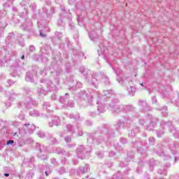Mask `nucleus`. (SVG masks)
<instances>
[{
	"instance_id": "obj_1",
	"label": "nucleus",
	"mask_w": 179,
	"mask_h": 179,
	"mask_svg": "<svg viewBox=\"0 0 179 179\" xmlns=\"http://www.w3.org/2000/svg\"><path fill=\"white\" fill-rule=\"evenodd\" d=\"M120 100L118 99H113L111 103H109V108L113 113H124L127 115L123 116L122 120H119L115 124V129L120 131L122 127H128V122L135 121L136 118H139V114L135 111V107L131 105H120Z\"/></svg>"
},
{
	"instance_id": "obj_2",
	"label": "nucleus",
	"mask_w": 179,
	"mask_h": 179,
	"mask_svg": "<svg viewBox=\"0 0 179 179\" xmlns=\"http://www.w3.org/2000/svg\"><path fill=\"white\" fill-rule=\"evenodd\" d=\"M55 7H50V11L47 10L46 7L43 8L42 12H38L33 15V19L37 20V25L39 29V35L43 38H45L47 37L46 31H50V28L45 27V23H48L51 20V17H52V15L55 13Z\"/></svg>"
},
{
	"instance_id": "obj_3",
	"label": "nucleus",
	"mask_w": 179,
	"mask_h": 179,
	"mask_svg": "<svg viewBox=\"0 0 179 179\" xmlns=\"http://www.w3.org/2000/svg\"><path fill=\"white\" fill-rule=\"evenodd\" d=\"M99 82L104 83V85H110V78L103 72H93L91 74V78L88 80V85L97 89L99 87Z\"/></svg>"
},
{
	"instance_id": "obj_4",
	"label": "nucleus",
	"mask_w": 179,
	"mask_h": 179,
	"mask_svg": "<svg viewBox=\"0 0 179 179\" xmlns=\"http://www.w3.org/2000/svg\"><path fill=\"white\" fill-rule=\"evenodd\" d=\"M74 99L78 101L80 106H83L84 107H87L93 104V95L87 93L85 90L76 94Z\"/></svg>"
},
{
	"instance_id": "obj_5",
	"label": "nucleus",
	"mask_w": 179,
	"mask_h": 179,
	"mask_svg": "<svg viewBox=\"0 0 179 179\" xmlns=\"http://www.w3.org/2000/svg\"><path fill=\"white\" fill-rule=\"evenodd\" d=\"M41 88L38 89V94L43 97L47 94V92H55L58 90L57 86L54 85L52 81L48 79L41 80Z\"/></svg>"
},
{
	"instance_id": "obj_6",
	"label": "nucleus",
	"mask_w": 179,
	"mask_h": 179,
	"mask_svg": "<svg viewBox=\"0 0 179 179\" xmlns=\"http://www.w3.org/2000/svg\"><path fill=\"white\" fill-rule=\"evenodd\" d=\"M99 133L101 134V136H99V134H89L88 135L89 137L87 138V142H89L90 143H93L94 142L96 137L98 136L97 142H99L100 143L101 142H103V141H104V138L106 137L108 139L109 138H113V136H114V133H111L110 131V129H108L107 128L101 129L99 130Z\"/></svg>"
},
{
	"instance_id": "obj_7",
	"label": "nucleus",
	"mask_w": 179,
	"mask_h": 179,
	"mask_svg": "<svg viewBox=\"0 0 179 179\" xmlns=\"http://www.w3.org/2000/svg\"><path fill=\"white\" fill-rule=\"evenodd\" d=\"M113 71H115V74L117 75V80L122 86H125L126 87H129V86H134V82H132V77H128L126 76H120V73H121V70H115L113 68Z\"/></svg>"
},
{
	"instance_id": "obj_8",
	"label": "nucleus",
	"mask_w": 179,
	"mask_h": 179,
	"mask_svg": "<svg viewBox=\"0 0 179 179\" xmlns=\"http://www.w3.org/2000/svg\"><path fill=\"white\" fill-rule=\"evenodd\" d=\"M38 103L31 96H27L24 102H18L17 107L18 108H27V110L32 108L34 106H38Z\"/></svg>"
},
{
	"instance_id": "obj_9",
	"label": "nucleus",
	"mask_w": 179,
	"mask_h": 179,
	"mask_svg": "<svg viewBox=\"0 0 179 179\" xmlns=\"http://www.w3.org/2000/svg\"><path fill=\"white\" fill-rule=\"evenodd\" d=\"M36 131V125L34 124L24 123L22 128L20 129L21 135H31Z\"/></svg>"
},
{
	"instance_id": "obj_10",
	"label": "nucleus",
	"mask_w": 179,
	"mask_h": 179,
	"mask_svg": "<svg viewBox=\"0 0 179 179\" xmlns=\"http://www.w3.org/2000/svg\"><path fill=\"white\" fill-rule=\"evenodd\" d=\"M145 121H148V122H150V124L146 127L147 131H155V128L156 127V125H157L156 121H159V120L153 117L152 115H146Z\"/></svg>"
},
{
	"instance_id": "obj_11",
	"label": "nucleus",
	"mask_w": 179,
	"mask_h": 179,
	"mask_svg": "<svg viewBox=\"0 0 179 179\" xmlns=\"http://www.w3.org/2000/svg\"><path fill=\"white\" fill-rule=\"evenodd\" d=\"M131 143L133 148H137V150H138L141 153L146 150V149H148V147H146L148 145V143L146 141L141 142V140L137 139L134 141H132Z\"/></svg>"
},
{
	"instance_id": "obj_12",
	"label": "nucleus",
	"mask_w": 179,
	"mask_h": 179,
	"mask_svg": "<svg viewBox=\"0 0 179 179\" xmlns=\"http://www.w3.org/2000/svg\"><path fill=\"white\" fill-rule=\"evenodd\" d=\"M113 96H114V91H113V90H104L103 94L101 95L97 94L98 100H102V101H107L108 100H110Z\"/></svg>"
},
{
	"instance_id": "obj_13",
	"label": "nucleus",
	"mask_w": 179,
	"mask_h": 179,
	"mask_svg": "<svg viewBox=\"0 0 179 179\" xmlns=\"http://www.w3.org/2000/svg\"><path fill=\"white\" fill-rule=\"evenodd\" d=\"M76 153L78 159L83 160L86 157L87 153H90V150H87L86 148L83 145H80L76 149Z\"/></svg>"
},
{
	"instance_id": "obj_14",
	"label": "nucleus",
	"mask_w": 179,
	"mask_h": 179,
	"mask_svg": "<svg viewBox=\"0 0 179 179\" xmlns=\"http://www.w3.org/2000/svg\"><path fill=\"white\" fill-rule=\"evenodd\" d=\"M15 39V34L13 32L9 33L8 36L6 38L4 47L6 48H10V46L13 45L12 43H13Z\"/></svg>"
},
{
	"instance_id": "obj_15",
	"label": "nucleus",
	"mask_w": 179,
	"mask_h": 179,
	"mask_svg": "<svg viewBox=\"0 0 179 179\" xmlns=\"http://www.w3.org/2000/svg\"><path fill=\"white\" fill-rule=\"evenodd\" d=\"M37 76V72L32 71H28L27 73L25 80L26 82H31V83H34L36 80L34 79Z\"/></svg>"
},
{
	"instance_id": "obj_16",
	"label": "nucleus",
	"mask_w": 179,
	"mask_h": 179,
	"mask_svg": "<svg viewBox=\"0 0 179 179\" xmlns=\"http://www.w3.org/2000/svg\"><path fill=\"white\" fill-rule=\"evenodd\" d=\"M71 82H69V90L71 92H75L76 89H81L83 84L80 82H76L73 80H71Z\"/></svg>"
},
{
	"instance_id": "obj_17",
	"label": "nucleus",
	"mask_w": 179,
	"mask_h": 179,
	"mask_svg": "<svg viewBox=\"0 0 179 179\" xmlns=\"http://www.w3.org/2000/svg\"><path fill=\"white\" fill-rule=\"evenodd\" d=\"M106 101H103L101 99H98V101H96V104H97V110L98 112L100 114H103V113H106Z\"/></svg>"
},
{
	"instance_id": "obj_18",
	"label": "nucleus",
	"mask_w": 179,
	"mask_h": 179,
	"mask_svg": "<svg viewBox=\"0 0 179 179\" xmlns=\"http://www.w3.org/2000/svg\"><path fill=\"white\" fill-rule=\"evenodd\" d=\"M48 125L50 128H52V127H59V125H61V119L59 118V116H54L51 122H48Z\"/></svg>"
},
{
	"instance_id": "obj_19",
	"label": "nucleus",
	"mask_w": 179,
	"mask_h": 179,
	"mask_svg": "<svg viewBox=\"0 0 179 179\" xmlns=\"http://www.w3.org/2000/svg\"><path fill=\"white\" fill-rule=\"evenodd\" d=\"M31 27H33V22H31V20L30 19H27L24 24L21 25V29H22V30H26L27 31H29Z\"/></svg>"
},
{
	"instance_id": "obj_20",
	"label": "nucleus",
	"mask_w": 179,
	"mask_h": 179,
	"mask_svg": "<svg viewBox=\"0 0 179 179\" xmlns=\"http://www.w3.org/2000/svg\"><path fill=\"white\" fill-rule=\"evenodd\" d=\"M42 109L43 110V111H46V113H50V114H52V113H54V111L51 109V103L48 101H43L42 103Z\"/></svg>"
},
{
	"instance_id": "obj_21",
	"label": "nucleus",
	"mask_w": 179,
	"mask_h": 179,
	"mask_svg": "<svg viewBox=\"0 0 179 179\" xmlns=\"http://www.w3.org/2000/svg\"><path fill=\"white\" fill-rule=\"evenodd\" d=\"M67 17L66 13H62L59 15V19L57 21V26L64 27V26H65V21H64V19H67Z\"/></svg>"
},
{
	"instance_id": "obj_22",
	"label": "nucleus",
	"mask_w": 179,
	"mask_h": 179,
	"mask_svg": "<svg viewBox=\"0 0 179 179\" xmlns=\"http://www.w3.org/2000/svg\"><path fill=\"white\" fill-rule=\"evenodd\" d=\"M80 72L82 75H83L85 80H87V83H89V79H91V78H89V73H90V71L89 70L85 69V67L82 66L80 68Z\"/></svg>"
},
{
	"instance_id": "obj_23",
	"label": "nucleus",
	"mask_w": 179,
	"mask_h": 179,
	"mask_svg": "<svg viewBox=\"0 0 179 179\" xmlns=\"http://www.w3.org/2000/svg\"><path fill=\"white\" fill-rule=\"evenodd\" d=\"M178 148H179V143L178 142H175L170 145L169 149L172 155H176L177 153H178Z\"/></svg>"
},
{
	"instance_id": "obj_24",
	"label": "nucleus",
	"mask_w": 179,
	"mask_h": 179,
	"mask_svg": "<svg viewBox=\"0 0 179 179\" xmlns=\"http://www.w3.org/2000/svg\"><path fill=\"white\" fill-rule=\"evenodd\" d=\"M160 127L163 129H166V128H169V129L173 127V123L171 121L166 122L164 120H162L160 122Z\"/></svg>"
},
{
	"instance_id": "obj_25",
	"label": "nucleus",
	"mask_w": 179,
	"mask_h": 179,
	"mask_svg": "<svg viewBox=\"0 0 179 179\" xmlns=\"http://www.w3.org/2000/svg\"><path fill=\"white\" fill-rule=\"evenodd\" d=\"M89 170H90L89 164H85V166H80L78 169V173L79 176H82V174H85V173H87V171H89Z\"/></svg>"
},
{
	"instance_id": "obj_26",
	"label": "nucleus",
	"mask_w": 179,
	"mask_h": 179,
	"mask_svg": "<svg viewBox=\"0 0 179 179\" xmlns=\"http://www.w3.org/2000/svg\"><path fill=\"white\" fill-rule=\"evenodd\" d=\"M56 153L57 155H64V156H67V157H71V153H69V152H66L64 148L59 147L56 148Z\"/></svg>"
},
{
	"instance_id": "obj_27",
	"label": "nucleus",
	"mask_w": 179,
	"mask_h": 179,
	"mask_svg": "<svg viewBox=\"0 0 179 179\" xmlns=\"http://www.w3.org/2000/svg\"><path fill=\"white\" fill-rule=\"evenodd\" d=\"M88 36L92 41H96L99 38V35H97L96 31L88 32Z\"/></svg>"
},
{
	"instance_id": "obj_28",
	"label": "nucleus",
	"mask_w": 179,
	"mask_h": 179,
	"mask_svg": "<svg viewBox=\"0 0 179 179\" xmlns=\"http://www.w3.org/2000/svg\"><path fill=\"white\" fill-rule=\"evenodd\" d=\"M51 73H52L53 76L57 77L55 78V80H56V83L57 85H59V76L62 73V70H59L58 71H52Z\"/></svg>"
},
{
	"instance_id": "obj_29",
	"label": "nucleus",
	"mask_w": 179,
	"mask_h": 179,
	"mask_svg": "<svg viewBox=\"0 0 179 179\" xmlns=\"http://www.w3.org/2000/svg\"><path fill=\"white\" fill-rule=\"evenodd\" d=\"M67 20L71 30H73V29H75V25H73V22H72V14H71V13H67Z\"/></svg>"
},
{
	"instance_id": "obj_30",
	"label": "nucleus",
	"mask_w": 179,
	"mask_h": 179,
	"mask_svg": "<svg viewBox=\"0 0 179 179\" xmlns=\"http://www.w3.org/2000/svg\"><path fill=\"white\" fill-rule=\"evenodd\" d=\"M139 132H141V130L139 128L136 127L129 133V138H134L136 136V134H139Z\"/></svg>"
},
{
	"instance_id": "obj_31",
	"label": "nucleus",
	"mask_w": 179,
	"mask_h": 179,
	"mask_svg": "<svg viewBox=\"0 0 179 179\" xmlns=\"http://www.w3.org/2000/svg\"><path fill=\"white\" fill-rule=\"evenodd\" d=\"M29 115H31V117H43V114H41L40 111L36 109L31 110L29 112Z\"/></svg>"
},
{
	"instance_id": "obj_32",
	"label": "nucleus",
	"mask_w": 179,
	"mask_h": 179,
	"mask_svg": "<svg viewBox=\"0 0 179 179\" xmlns=\"http://www.w3.org/2000/svg\"><path fill=\"white\" fill-rule=\"evenodd\" d=\"M127 92L129 96H134L135 92H136V88H135V87L133 85H129V87H127Z\"/></svg>"
},
{
	"instance_id": "obj_33",
	"label": "nucleus",
	"mask_w": 179,
	"mask_h": 179,
	"mask_svg": "<svg viewBox=\"0 0 179 179\" xmlns=\"http://www.w3.org/2000/svg\"><path fill=\"white\" fill-rule=\"evenodd\" d=\"M16 97H17V95L15 92H8L7 94V99L10 101H13Z\"/></svg>"
},
{
	"instance_id": "obj_34",
	"label": "nucleus",
	"mask_w": 179,
	"mask_h": 179,
	"mask_svg": "<svg viewBox=\"0 0 179 179\" xmlns=\"http://www.w3.org/2000/svg\"><path fill=\"white\" fill-rule=\"evenodd\" d=\"M66 128L67 129V131L70 132V134H75V126H73V124H68L66 125Z\"/></svg>"
},
{
	"instance_id": "obj_35",
	"label": "nucleus",
	"mask_w": 179,
	"mask_h": 179,
	"mask_svg": "<svg viewBox=\"0 0 179 179\" xmlns=\"http://www.w3.org/2000/svg\"><path fill=\"white\" fill-rule=\"evenodd\" d=\"M36 149H37V150H38V152H40V153H43L44 152H45V147H44V145L36 143Z\"/></svg>"
},
{
	"instance_id": "obj_36",
	"label": "nucleus",
	"mask_w": 179,
	"mask_h": 179,
	"mask_svg": "<svg viewBox=\"0 0 179 179\" xmlns=\"http://www.w3.org/2000/svg\"><path fill=\"white\" fill-rule=\"evenodd\" d=\"M157 110L158 111H162V114L163 115V117H168L169 116V114L167 113V106H164L163 108H157Z\"/></svg>"
},
{
	"instance_id": "obj_37",
	"label": "nucleus",
	"mask_w": 179,
	"mask_h": 179,
	"mask_svg": "<svg viewBox=\"0 0 179 179\" xmlns=\"http://www.w3.org/2000/svg\"><path fill=\"white\" fill-rule=\"evenodd\" d=\"M60 10L63 12V13H66V17H68V13H71V11L69 9L66 8L65 6L61 4L60 5Z\"/></svg>"
},
{
	"instance_id": "obj_38",
	"label": "nucleus",
	"mask_w": 179,
	"mask_h": 179,
	"mask_svg": "<svg viewBox=\"0 0 179 179\" xmlns=\"http://www.w3.org/2000/svg\"><path fill=\"white\" fill-rule=\"evenodd\" d=\"M158 156H160L161 157H164V160H170L171 159V156L169 155H164V152H157Z\"/></svg>"
},
{
	"instance_id": "obj_39",
	"label": "nucleus",
	"mask_w": 179,
	"mask_h": 179,
	"mask_svg": "<svg viewBox=\"0 0 179 179\" xmlns=\"http://www.w3.org/2000/svg\"><path fill=\"white\" fill-rule=\"evenodd\" d=\"M69 118L75 120L76 121H78V120H80V115H79V113L74 114H69L68 115Z\"/></svg>"
},
{
	"instance_id": "obj_40",
	"label": "nucleus",
	"mask_w": 179,
	"mask_h": 179,
	"mask_svg": "<svg viewBox=\"0 0 179 179\" xmlns=\"http://www.w3.org/2000/svg\"><path fill=\"white\" fill-rule=\"evenodd\" d=\"M65 96H69V93H66L64 96H61L59 98V102L62 104H65V103H66V100H68V97Z\"/></svg>"
},
{
	"instance_id": "obj_41",
	"label": "nucleus",
	"mask_w": 179,
	"mask_h": 179,
	"mask_svg": "<svg viewBox=\"0 0 179 179\" xmlns=\"http://www.w3.org/2000/svg\"><path fill=\"white\" fill-rule=\"evenodd\" d=\"M155 132L157 134V138H162V136H163V135H164V129H162V130L157 129L155 131Z\"/></svg>"
},
{
	"instance_id": "obj_42",
	"label": "nucleus",
	"mask_w": 179,
	"mask_h": 179,
	"mask_svg": "<svg viewBox=\"0 0 179 179\" xmlns=\"http://www.w3.org/2000/svg\"><path fill=\"white\" fill-rule=\"evenodd\" d=\"M64 108H66V107H70V108H73L75 107V102H73V101L70 100L68 101L67 105L66 106H63Z\"/></svg>"
},
{
	"instance_id": "obj_43",
	"label": "nucleus",
	"mask_w": 179,
	"mask_h": 179,
	"mask_svg": "<svg viewBox=\"0 0 179 179\" xmlns=\"http://www.w3.org/2000/svg\"><path fill=\"white\" fill-rule=\"evenodd\" d=\"M45 176H50V174H51V168H50V165H46L45 166Z\"/></svg>"
},
{
	"instance_id": "obj_44",
	"label": "nucleus",
	"mask_w": 179,
	"mask_h": 179,
	"mask_svg": "<svg viewBox=\"0 0 179 179\" xmlns=\"http://www.w3.org/2000/svg\"><path fill=\"white\" fill-rule=\"evenodd\" d=\"M6 62H8V59H6V57H0V66H3Z\"/></svg>"
},
{
	"instance_id": "obj_45",
	"label": "nucleus",
	"mask_w": 179,
	"mask_h": 179,
	"mask_svg": "<svg viewBox=\"0 0 179 179\" xmlns=\"http://www.w3.org/2000/svg\"><path fill=\"white\" fill-rule=\"evenodd\" d=\"M146 122H149V121H146V116H145V117L140 118L138 120L140 125H145Z\"/></svg>"
},
{
	"instance_id": "obj_46",
	"label": "nucleus",
	"mask_w": 179,
	"mask_h": 179,
	"mask_svg": "<svg viewBox=\"0 0 179 179\" xmlns=\"http://www.w3.org/2000/svg\"><path fill=\"white\" fill-rule=\"evenodd\" d=\"M158 174H160V176H167V170L165 169H159L157 171Z\"/></svg>"
},
{
	"instance_id": "obj_47",
	"label": "nucleus",
	"mask_w": 179,
	"mask_h": 179,
	"mask_svg": "<svg viewBox=\"0 0 179 179\" xmlns=\"http://www.w3.org/2000/svg\"><path fill=\"white\" fill-rule=\"evenodd\" d=\"M49 139L52 145H58V140H57V138L54 137H50Z\"/></svg>"
},
{
	"instance_id": "obj_48",
	"label": "nucleus",
	"mask_w": 179,
	"mask_h": 179,
	"mask_svg": "<svg viewBox=\"0 0 179 179\" xmlns=\"http://www.w3.org/2000/svg\"><path fill=\"white\" fill-rule=\"evenodd\" d=\"M33 176H34V173L33 172V171H29L27 173V179H31V178H33Z\"/></svg>"
},
{
	"instance_id": "obj_49",
	"label": "nucleus",
	"mask_w": 179,
	"mask_h": 179,
	"mask_svg": "<svg viewBox=\"0 0 179 179\" xmlns=\"http://www.w3.org/2000/svg\"><path fill=\"white\" fill-rule=\"evenodd\" d=\"M57 173H59V174H65L66 170H65L64 167H60L59 169L57 170Z\"/></svg>"
},
{
	"instance_id": "obj_50",
	"label": "nucleus",
	"mask_w": 179,
	"mask_h": 179,
	"mask_svg": "<svg viewBox=\"0 0 179 179\" xmlns=\"http://www.w3.org/2000/svg\"><path fill=\"white\" fill-rule=\"evenodd\" d=\"M65 69H66V72H67V73H69V72H71V64L70 63H67L66 64Z\"/></svg>"
},
{
	"instance_id": "obj_51",
	"label": "nucleus",
	"mask_w": 179,
	"mask_h": 179,
	"mask_svg": "<svg viewBox=\"0 0 179 179\" xmlns=\"http://www.w3.org/2000/svg\"><path fill=\"white\" fill-rule=\"evenodd\" d=\"M37 135L39 138H45V134L44 131H39L37 132Z\"/></svg>"
},
{
	"instance_id": "obj_52",
	"label": "nucleus",
	"mask_w": 179,
	"mask_h": 179,
	"mask_svg": "<svg viewBox=\"0 0 179 179\" xmlns=\"http://www.w3.org/2000/svg\"><path fill=\"white\" fill-rule=\"evenodd\" d=\"M149 145H155V142H156V140L154 137H150L148 139Z\"/></svg>"
},
{
	"instance_id": "obj_53",
	"label": "nucleus",
	"mask_w": 179,
	"mask_h": 179,
	"mask_svg": "<svg viewBox=\"0 0 179 179\" xmlns=\"http://www.w3.org/2000/svg\"><path fill=\"white\" fill-rule=\"evenodd\" d=\"M173 136L174 138H179V131H177L175 127H173Z\"/></svg>"
},
{
	"instance_id": "obj_54",
	"label": "nucleus",
	"mask_w": 179,
	"mask_h": 179,
	"mask_svg": "<svg viewBox=\"0 0 179 179\" xmlns=\"http://www.w3.org/2000/svg\"><path fill=\"white\" fill-rule=\"evenodd\" d=\"M62 164H69V161L66 158H63L61 159Z\"/></svg>"
},
{
	"instance_id": "obj_55",
	"label": "nucleus",
	"mask_w": 179,
	"mask_h": 179,
	"mask_svg": "<svg viewBox=\"0 0 179 179\" xmlns=\"http://www.w3.org/2000/svg\"><path fill=\"white\" fill-rule=\"evenodd\" d=\"M23 90L25 92V93H27V94H29V93L31 92V89L28 87H24Z\"/></svg>"
},
{
	"instance_id": "obj_56",
	"label": "nucleus",
	"mask_w": 179,
	"mask_h": 179,
	"mask_svg": "<svg viewBox=\"0 0 179 179\" xmlns=\"http://www.w3.org/2000/svg\"><path fill=\"white\" fill-rule=\"evenodd\" d=\"M64 141L65 142H66V143H69V142H71V141H72V136H67L64 138Z\"/></svg>"
},
{
	"instance_id": "obj_57",
	"label": "nucleus",
	"mask_w": 179,
	"mask_h": 179,
	"mask_svg": "<svg viewBox=\"0 0 179 179\" xmlns=\"http://www.w3.org/2000/svg\"><path fill=\"white\" fill-rule=\"evenodd\" d=\"M138 106L140 107H145V106H146V102L145 101H138Z\"/></svg>"
},
{
	"instance_id": "obj_58",
	"label": "nucleus",
	"mask_w": 179,
	"mask_h": 179,
	"mask_svg": "<svg viewBox=\"0 0 179 179\" xmlns=\"http://www.w3.org/2000/svg\"><path fill=\"white\" fill-rule=\"evenodd\" d=\"M40 59H41L42 62H47L48 61V59L45 56H39Z\"/></svg>"
},
{
	"instance_id": "obj_59",
	"label": "nucleus",
	"mask_w": 179,
	"mask_h": 179,
	"mask_svg": "<svg viewBox=\"0 0 179 179\" xmlns=\"http://www.w3.org/2000/svg\"><path fill=\"white\" fill-rule=\"evenodd\" d=\"M41 75L42 76H45V75H47V69L46 68H45L41 71Z\"/></svg>"
},
{
	"instance_id": "obj_60",
	"label": "nucleus",
	"mask_w": 179,
	"mask_h": 179,
	"mask_svg": "<svg viewBox=\"0 0 179 179\" xmlns=\"http://www.w3.org/2000/svg\"><path fill=\"white\" fill-rule=\"evenodd\" d=\"M55 35L57 36L59 38H62V37H64V34H62V32L56 31Z\"/></svg>"
},
{
	"instance_id": "obj_61",
	"label": "nucleus",
	"mask_w": 179,
	"mask_h": 179,
	"mask_svg": "<svg viewBox=\"0 0 179 179\" xmlns=\"http://www.w3.org/2000/svg\"><path fill=\"white\" fill-rule=\"evenodd\" d=\"M5 146H6V143L0 141V150H2V149H3V148H5Z\"/></svg>"
},
{
	"instance_id": "obj_62",
	"label": "nucleus",
	"mask_w": 179,
	"mask_h": 179,
	"mask_svg": "<svg viewBox=\"0 0 179 179\" xmlns=\"http://www.w3.org/2000/svg\"><path fill=\"white\" fill-rule=\"evenodd\" d=\"M18 118L22 120H24V114H23V113L21 112L18 115Z\"/></svg>"
},
{
	"instance_id": "obj_63",
	"label": "nucleus",
	"mask_w": 179,
	"mask_h": 179,
	"mask_svg": "<svg viewBox=\"0 0 179 179\" xmlns=\"http://www.w3.org/2000/svg\"><path fill=\"white\" fill-rule=\"evenodd\" d=\"M120 142H121L122 143V145H125V143H127V141L124 138H121L120 139Z\"/></svg>"
},
{
	"instance_id": "obj_64",
	"label": "nucleus",
	"mask_w": 179,
	"mask_h": 179,
	"mask_svg": "<svg viewBox=\"0 0 179 179\" xmlns=\"http://www.w3.org/2000/svg\"><path fill=\"white\" fill-rule=\"evenodd\" d=\"M152 104H157V99H156V96L152 97Z\"/></svg>"
}]
</instances>
